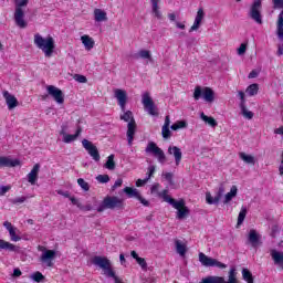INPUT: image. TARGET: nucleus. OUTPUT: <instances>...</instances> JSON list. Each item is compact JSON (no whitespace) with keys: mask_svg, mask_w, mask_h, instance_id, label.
Segmentation results:
<instances>
[{"mask_svg":"<svg viewBox=\"0 0 283 283\" xmlns=\"http://www.w3.org/2000/svg\"><path fill=\"white\" fill-rule=\"evenodd\" d=\"M114 96L115 98H117L118 105L122 109V112H124L123 115H120V120H125V123L127 124V140H128V145L129 147H132V145H134V136L136 135V119H134V113H132V111H125V107L127 105V91L122 90V88H116L114 91Z\"/></svg>","mask_w":283,"mask_h":283,"instance_id":"1","label":"nucleus"},{"mask_svg":"<svg viewBox=\"0 0 283 283\" xmlns=\"http://www.w3.org/2000/svg\"><path fill=\"white\" fill-rule=\"evenodd\" d=\"M34 45H36L39 50H42L46 59H50L54 54V49L56 48L54 44V38L49 35L44 39L39 33L34 35Z\"/></svg>","mask_w":283,"mask_h":283,"instance_id":"2","label":"nucleus"},{"mask_svg":"<svg viewBox=\"0 0 283 283\" xmlns=\"http://www.w3.org/2000/svg\"><path fill=\"white\" fill-rule=\"evenodd\" d=\"M105 209H125V201L116 196H107L98 206L97 211L103 213Z\"/></svg>","mask_w":283,"mask_h":283,"instance_id":"3","label":"nucleus"},{"mask_svg":"<svg viewBox=\"0 0 283 283\" xmlns=\"http://www.w3.org/2000/svg\"><path fill=\"white\" fill-rule=\"evenodd\" d=\"M91 262L95 266H98L99 269H102L104 271V275H106V277L114 279V276L116 275V272L112 268V261H109V259H107V256L95 255V256H93Z\"/></svg>","mask_w":283,"mask_h":283,"instance_id":"4","label":"nucleus"},{"mask_svg":"<svg viewBox=\"0 0 283 283\" xmlns=\"http://www.w3.org/2000/svg\"><path fill=\"white\" fill-rule=\"evenodd\" d=\"M193 98L195 101H200V98H203L207 103H213L216 101V93L211 87H201L196 86L193 92Z\"/></svg>","mask_w":283,"mask_h":283,"instance_id":"5","label":"nucleus"},{"mask_svg":"<svg viewBox=\"0 0 283 283\" xmlns=\"http://www.w3.org/2000/svg\"><path fill=\"white\" fill-rule=\"evenodd\" d=\"M28 6V0H21L15 2V11H14V21L18 28H28V22H25L24 17L25 12L23 11V7Z\"/></svg>","mask_w":283,"mask_h":283,"instance_id":"6","label":"nucleus"},{"mask_svg":"<svg viewBox=\"0 0 283 283\" xmlns=\"http://www.w3.org/2000/svg\"><path fill=\"white\" fill-rule=\"evenodd\" d=\"M48 95L42 96V99L45 101L49 96L57 103V105H63L65 103V95L63 94V91L61 88L54 86V85H48L46 86Z\"/></svg>","mask_w":283,"mask_h":283,"instance_id":"7","label":"nucleus"},{"mask_svg":"<svg viewBox=\"0 0 283 283\" xmlns=\"http://www.w3.org/2000/svg\"><path fill=\"white\" fill-rule=\"evenodd\" d=\"M145 151L146 154H153V156L157 158L160 165H165L167 163V156L165 155V151L160 147H158L156 143L149 142Z\"/></svg>","mask_w":283,"mask_h":283,"instance_id":"8","label":"nucleus"},{"mask_svg":"<svg viewBox=\"0 0 283 283\" xmlns=\"http://www.w3.org/2000/svg\"><path fill=\"white\" fill-rule=\"evenodd\" d=\"M142 103L144 105L145 112H147L150 116H158V107L154 103V99L148 92L143 94Z\"/></svg>","mask_w":283,"mask_h":283,"instance_id":"9","label":"nucleus"},{"mask_svg":"<svg viewBox=\"0 0 283 283\" xmlns=\"http://www.w3.org/2000/svg\"><path fill=\"white\" fill-rule=\"evenodd\" d=\"M199 262L202 264V266H217V269H227V264L218 261L217 259L208 256L202 252L199 253Z\"/></svg>","mask_w":283,"mask_h":283,"instance_id":"10","label":"nucleus"},{"mask_svg":"<svg viewBox=\"0 0 283 283\" xmlns=\"http://www.w3.org/2000/svg\"><path fill=\"white\" fill-rule=\"evenodd\" d=\"M39 251H43L41 258H40V262H42L43 264H46V266H54V263L52 262V260H54V258H56V251L54 250H46L45 248L39 245Z\"/></svg>","mask_w":283,"mask_h":283,"instance_id":"11","label":"nucleus"},{"mask_svg":"<svg viewBox=\"0 0 283 283\" xmlns=\"http://www.w3.org/2000/svg\"><path fill=\"white\" fill-rule=\"evenodd\" d=\"M82 146L84 147V149L87 150V154L93 158V160H95V163H98L101 160V154L98 153V148L96 147V145L87 139H83Z\"/></svg>","mask_w":283,"mask_h":283,"instance_id":"12","label":"nucleus"},{"mask_svg":"<svg viewBox=\"0 0 283 283\" xmlns=\"http://www.w3.org/2000/svg\"><path fill=\"white\" fill-rule=\"evenodd\" d=\"M260 10H262V0H254L250 9V17L253 19V21H255V23H259L261 25L262 13L260 12Z\"/></svg>","mask_w":283,"mask_h":283,"instance_id":"13","label":"nucleus"},{"mask_svg":"<svg viewBox=\"0 0 283 283\" xmlns=\"http://www.w3.org/2000/svg\"><path fill=\"white\" fill-rule=\"evenodd\" d=\"M81 132H83V128H81V126H77L75 134L70 135L67 134V125H62L60 136H63V143L70 144V143H74V140H76V138L81 136Z\"/></svg>","mask_w":283,"mask_h":283,"instance_id":"14","label":"nucleus"},{"mask_svg":"<svg viewBox=\"0 0 283 283\" xmlns=\"http://www.w3.org/2000/svg\"><path fill=\"white\" fill-rule=\"evenodd\" d=\"M224 196V187H220L214 198L211 196V192L206 193V202L208 205H218Z\"/></svg>","mask_w":283,"mask_h":283,"instance_id":"15","label":"nucleus"},{"mask_svg":"<svg viewBox=\"0 0 283 283\" xmlns=\"http://www.w3.org/2000/svg\"><path fill=\"white\" fill-rule=\"evenodd\" d=\"M177 202H181L180 207L175 208L177 209V220H185L191 210L186 206L185 199H179Z\"/></svg>","mask_w":283,"mask_h":283,"instance_id":"16","label":"nucleus"},{"mask_svg":"<svg viewBox=\"0 0 283 283\" xmlns=\"http://www.w3.org/2000/svg\"><path fill=\"white\" fill-rule=\"evenodd\" d=\"M3 227L9 231V235L11 238V242H19L21 238L17 234L19 231L10 221H4Z\"/></svg>","mask_w":283,"mask_h":283,"instance_id":"17","label":"nucleus"},{"mask_svg":"<svg viewBox=\"0 0 283 283\" xmlns=\"http://www.w3.org/2000/svg\"><path fill=\"white\" fill-rule=\"evenodd\" d=\"M3 98L7 103L8 109H14V107H19V99L14 97V95L10 94V92H3Z\"/></svg>","mask_w":283,"mask_h":283,"instance_id":"18","label":"nucleus"},{"mask_svg":"<svg viewBox=\"0 0 283 283\" xmlns=\"http://www.w3.org/2000/svg\"><path fill=\"white\" fill-rule=\"evenodd\" d=\"M41 169L40 164H35L32 168V170L27 175L28 182L30 185H36V180H39V171Z\"/></svg>","mask_w":283,"mask_h":283,"instance_id":"19","label":"nucleus"},{"mask_svg":"<svg viewBox=\"0 0 283 283\" xmlns=\"http://www.w3.org/2000/svg\"><path fill=\"white\" fill-rule=\"evenodd\" d=\"M270 255L276 266L283 270V252L275 249L270 250Z\"/></svg>","mask_w":283,"mask_h":283,"instance_id":"20","label":"nucleus"},{"mask_svg":"<svg viewBox=\"0 0 283 283\" xmlns=\"http://www.w3.org/2000/svg\"><path fill=\"white\" fill-rule=\"evenodd\" d=\"M202 19H205V10L202 8L198 9L197 15L195 18V22L190 28L189 32H195V30H199L202 24Z\"/></svg>","mask_w":283,"mask_h":283,"instance_id":"21","label":"nucleus"},{"mask_svg":"<svg viewBox=\"0 0 283 283\" xmlns=\"http://www.w3.org/2000/svg\"><path fill=\"white\" fill-rule=\"evenodd\" d=\"M168 190H163L161 192H158V197L163 198L165 200V202H169L171 205V207H174V209H178V207H180L182 205V202H178L176 199L169 197Z\"/></svg>","mask_w":283,"mask_h":283,"instance_id":"22","label":"nucleus"},{"mask_svg":"<svg viewBox=\"0 0 283 283\" xmlns=\"http://www.w3.org/2000/svg\"><path fill=\"white\" fill-rule=\"evenodd\" d=\"M168 154L174 156L176 165H180V160H182V150H180L177 146H169Z\"/></svg>","mask_w":283,"mask_h":283,"instance_id":"23","label":"nucleus"},{"mask_svg":"<svg viewBox=\"0 0 283 283\" xmlns=\"http://www.w3.org/2000/svg\"><path fill=\"white\" fill-rule=\"evenodd\" d=\"M19 165H21V161L19 159L0 157V167H19Z\"/></svg>","mask_w":283,"mask_h":283,"instance_id":"24","label":"nucleus"},{"mask_svg":"<svg viewBox=\"0 0 283 283\" xmlns=\"http://www.w3.org/2000/svg\"><path fill=\"white\" fill-rule=\"evenodd\" d=\"M151 12L156 19H163V12H160V0H150Z\"/></svg>","mask_w":283,"mask_h":283,"instance_id":"25","label":"nucleus"},{"mask_svg":"<svg viewBox=\"0 0 283 283\" xmlns=\"http://www.w3.org/2000/svg\"><path fill=\"white\" fill-rule=\"evenodd\" d=\"M0 250H3V251H11V252H14L17 253V251H19V247L3 240V239H0Z\"/></svg>","mask_w":283,"mask_h":283,"instance_id":"26","label":"nucleus"},{"mask_svg":"<svg viewBox=\"0 0 283 283\" xmlns=\"http://www.w3.org/2000/svg\"><path fill=\"white\" fill-rule=\"evenodd\" d=\"M248 240H249L250 244L253 248H255V247H258V244H260V234H258V231L252 229L249 232Z\"/></svg>","mask_w":283,"mask_h":283,"instance_id":"27","label":"nucleus"},{"mask_svg":"<svg viewBox=\"0 0 283 283\" xmlns=\"http://www.w3.org/2000/svg\"><path fill=\"white\" fill-rule=\"evenodd\" d=\"M276 35L280 41H283V11L280 12L277 22H276Z\"/></svg>","mask_w":283,"mask_h":283,"instance_id":"28","label":"nucleus"},{"mask_svg":"<svg viewBox=\"0 0 283 283\" xmlns=\"http://www.w3.org/2000/svg\"><path fill=\"white\" fill-rule=\"evenodd\" d=\"M94 20L97 23H101L103 21H107V12H105L102 9H94Z\"/></svg>","mask_w":283,"mask_h":283,"instance_id":"29","label":"nucleus"},{"mask_svg":"<svg viewBox=\"0 0 283 283\" xmlns=\"http://www.w3.org/2000/svg\"><path fill=\"white\" fill-rule=\"evenodd\" d=\"M81 41L85 48V50L90 51L94 48V39H92L90 35H82Z\"/></svg>","mask_w":283,"mask_h":283,"instance_id":"30","label":"nucleus"},{"mask_svg":"<svg viewBox=\"0 0 283 283\" xmlns=\"http://www.w3.org/2000/svg\"><path fill=\"white\" fill-rule=\"evenodd\" d=\"M235 196H238V187L232 186L230 189V192H228L224 196L223 205H229V202H231V200H233V198H235Z\"/></svg>","mask_w":283,"mask_h":283,"instance_id":"31","label":"nucleus"},{"mask_svg":"<svg viewBox=\"0 0 283 283\" xmlns=\"http://www.w3.org/2000/svg\"><path fill=\"white\" fill-rule=\"evenodd\" d=\"M200 118L201 120H203V123H207L208 125H210V127H218V122L216 120V118L213 117H209L207 115H205V113L200 114Z\"/></svg>","mask_w":283,"mask_h":283,"instance_id":"32","label":"nucleus"},{"mask_svg":"<svg viewBox=\"0 0 283 283\" xmlns=\"http://www.w3.org/2000/svg\"><path fill=\"white\" fill-rule=\"evenodd\" d=\"M136 59H147L150 63H154V57H151V51L149 50H140Z\"/></svg>","mask_w":283,"mask_h":283,"instance_id":"33","label":"nucleus"},{"mask_svg":"<svg viewBox=\"0 0 283 283\" xmlns=\"http://www.w3.org/2000/svg\"><path fill=\"white\" fill-rule=\"evenodd\" d=\"M175 247H176V251H177V253H179V255H185L187 253V245L185 243H182V241L176 240Z\"/></svg>","mask_w":283,"mask_h":283,"instance_id":"34","label":"nucleus"},{"mask_svg":"<svg viewBox=\"0 0 283 283\" xmlns=\"http://www.w3.org/2000/svg\"><path fill=\"white\" fill-rule=\"evenodd\" d=\"M248 96H255L260 92V86L258 84H251L245 90Z\"/></svg>","mask_w":283,"mask_h":283,"instance_id":"35","label":"nucleus"},{"mask_svg":"<svg viewBox=\"0 0 283 283\" xmlns=\"http://www.w3.org/2000/svg\"><path fill=\"white\" fill-rule=\"evenodd\" d=\"M239 156L243 163H247L248 165H255V157L247 155L245 153H240Z\"/></svg>","mask_w":283,"mask_h":283,"instance_id":"36","label":"nucleus"},{"mask_svg":"<svg viewBox=\"0 0 283 283\" xmlns=\"http://www.w3.org/2000/svg\"><path fill=\"white\" fill-rule=\"evenodd\" d=\"M242 277H243L244 282H247V283H254L253 274L247 268H243V270H242Z\"/></svg>","mask_w":283,"mask_h":283,"instance_id":"37","label":"nucleus"},{"mask_svg":"<svg viewBox=\"0 0 283 283\" xmlns=\"http://www.w3.org/2000/svg\"><path fill=\"white\" fill-rule=\"evenodd\" d=\"M104 167L106 169H109L111 171H114V169H116V161H114V155H109L107 157V161L105 163Z\"/></svg>","mask_w":283,"mask_h":283,"instance_id":"38","label":"nucleus"},{"mask_svg":"<svg viewBox=\"0 0 283 283\" xmlns=\"http://www.w3.org/2000/svg\"><path fill=\"white\" fill-rule=\"evenodd\" d=\"M124 193L128 196V198H137L140 192L136 188L126 187L124 188Z\"/></svg>","mask_w":283,"mask_h":283,"instance_id":"39","label":"nucleus"},{"mask_svg":"<svg viewBox=\"0 0 283 283\" xmlns=\"http://www.w3.org/2000/svg\"><path fill=\"white\" fill-rule=\"evenodd\" d=\"M185 127H187V122L185 120H178L177 123L170 126L172 132H178V129H185Z\"/></svg>","mask_w":283,"mask_h":283,"instance_id":"40","label":"nucleus"},{"mask_svg":"<svg viewBox=\"0 0 283 283\" xmlns=\"http://www.w3.org/2000/svg\"><path fill=\"white\" fill-rule=\"evenodd\" d=\"M247 218V207H242L239 216H238V227H240V224H242V222H244V219Z\"/></svg>","mask_w":283,"mask_h":283,"instance_id":"41","label":"nucleus"},{"mask_svg":"<svg viewBox=\"0 0 283 283\" xmlns=\"http://www.w3.org/2000/svg\"><path fill=\"white\" fill-rule=\"evenodd\" d=\"M30 279L33 280V282H43L45 280V276L41 272H34L30 275Z\"/></svg>","mask_w":283,"mask_h":283,"instance_id":"42","label":"nucleus"},{"mask_svg":"<svg viewBox=\"0 0 283 283\" xmlns=\"http://www.w3.org/2000/svg\"><path fill=\"white\" fill-rule=\"evenodd\" d=\"M240 108L244 118H248V120H251L253 118V112L247 109V104H243V106H240Z\"/></svg>","mask_w":283,"mask_h":283,"instance_id":"43","label":"nucleus"},{"mask_svg":"<svg viewBox=\"0 0 283 283\" xmlns=\"http://www.w3.org/2000/svg\"><path fill=\"white\" fill-rule=\"evenodd\" d=\"M77 185L81 187V189H83V191H90V184H87V181H85V179L78 178Z\"/></svg>","mask_w":283,"mask_h":283,"instance_id":"44","label":"nucleus"},{"mask_svg":"<svg viewBox=\"0 0 283 283\" xmlns=\"http://www.w3.org/2000/svg\"><path fill=\"white\" fill-rule=\"evenodd\" d=\"M161 136L163 138H171V130L169 129V126H163L161 128Z\"/></svg>","mask_w":283,"mask_h":283,"instance_id":"45","label":"nucleus"},{"mask_svg":"<svg viewBox=\"0 0 283 283\" xmlns=\"http://www.w3.org/2000/svg\"><path fill=\"white\" fill-rule=\"evenodd\" d=\"M25 200H28V197H18L15 199H10V203L11 205H23V202H25Z\"/></svg>","mask_w":283,"mask_h":283,"instance_id":"46","label":"nucleus"},{"mask_svg":"<svg viewBox=\"0 0 283 283\" xmlns=\"http://www.w3.org/2000/svg\"><path fill=\"white\" fill-rule=\"evenodd\" d=\"M274 10H283V0H272Z\"/></svg>","mask_w":283,"mask_h":283,"instance_id":"47","label":"nucleus"},{"mask_svg":"<svg viewBox=\"0 0 283 283\" xmlns=\"http://www.w3.org/2000/svg\"><path fill=\"white\" fill-rule=\"evenodd\" d=\"M137 264H139V266L143 269V271H147V261H145L144 258H138L136 260Z\"/></svg>","mask_w":283,"mask_h":283,"instance_id":"48","label":"nucleus"},{"mask_svg":"<svg viewBox=\"0 0 283 283\" xmlns=\"http://www.w3.org/2000/svg\"><path fill=\"white\" fill-rule=\"evenodd\" d=\"M74 81H76L77 83H87V77L85 75L75 74Z\"/></svg>","mask_w":283,"mask_h":283,"instance_id":"49","label":"nucleus"},{"mask_svg":"<svg viewBox=\"0 0 283 283\" xmlns=\"http://www.w3.org/2000/svg\"><path fill=\"white\" fill-rule=\"evenodd\" d=\"M96 180L98 182L105 184V182H107L109 180V175H98L96 177Z\"/></svg>","mask_w":283,"mask_h":283,"instance_id":"50","label":"nucleus"},{"mask_svg":"<svg viewBox=\"0 0 283 283\" xmlns=\"http://www.w3.org/2000/svg\"><path fill=\"white\" fill-rule=\"evenodd\" d=\"M239 56L247 54V43H242L238 49Z\"/></svg>","mask_w":283,"mask_h":283,"instance_id":"51","label":"nucleus"},{"mask_svg":"<svg viewBox=\"0 0 283 283\" xmlns=\"http://www.w3.org/2000/svg\"><path fill=\"white\" fill-rule=\"evenodd\" d=\"M163 176H164V178H166V180L169 182V185H174V174L166 172Z\"/></svg>","mask_w":283,"mask_h":283,"instance_id":"52","label":"nucleus"},{"mask_svg":"<svg viewBox=\"0 0 283 283\" xmlns=\"http://www.w3.org/2000/svg\"><path fill=\"white\" fill-rule=\"evenodd\" d=\"M118 187H123V179L120 178L115 181V184L112 187V191H115L116 189H118Z\"/></svg>","mask_w":283,"mask_h":283,"instance_id":"53","label":"nucleus"},{"mask_svg":"<svg viewBox=\"0 0 283 283\" xmlns=\"http://www.w3.org/2000/svg\"><path fill=\"white\" fill-rule=\"evenodd\" d=\"M11 187L10 186H1L0 187V196H6L8 191H10Z\"/></svg>","mask_w":283,"mask_h":283,"instance_id":"54","label":"nucleus"},{"mask_svg":"<svg viewBox=\"0 0 283 283\" xmlns=\"http://www.w3.org/2000/svg\"><path fill=\"white\" fill-rule=\"evenodd\" d=\"M238 94H239V98H240V101H241L240 107L243 106V105H247V99H244V92L239 91Z\"/></svg>","mask_w":283,"mask_h":283,"instance_id":"55","label":"nucleus"},{"mask_svg":"<svg viewBox=\"0 0 283 283\" xmlns=\"http://www.w3.org/2000/svg\"><path fill=\"white\" fill-rule=\"evenodd\" d=\"M70 200H71L72 205H75V207H77L78 209H83V206L81 205V202H78V199H76L74 197H70Z\"/></svg>","mask_w":283,"mask_h":283,"instance_id":"56","label":"nucleus"},{"mask_svg":"<svg viewBox=\"0 0 283 283\" xmlns=\"http://www.w3.org/2000/svg\"><path fill=\"white\" fill-rule=\"evenodd\" d=\"M137 200H139V202H142L144 205V207H149V202L147 201V199L143 198V196L137 195Z\"/></svg>","mask_w":283,"mask_h":283,"instance_id":"57","label":"nucleus"},{"mask_svg":"<svg viewBox=\"0 0 283 283\" xmlns=\"http://www.w3.org/2000/svg\"><path fill=\"white\" fill-rule=\"evenodd\" d=\"M148 177H146V179H150L153 176H154V174H156V167L155 166H149V168H148Z\"/></svg>","mask_w":283,"mask_h":283,"instance_id":"58","label":"nucleus"},{"mask_svg":"<svg viewBox=\"0 0 283 283\" xmlns=\"http://www.w3.org/2000/svg\"><path fill=\"white\" fill-rule=\"evenodd\" d=\"M260 76V72L253 70L249 73L248 78H258Z\"/></svg>","mask_w":283,"mask_h":283,"instance_id":"59","label":"nucleus"},{"mask_svg":"<svg viewBox=\"0 0 283 283\" xmlns=\"http://www.w3.org/2000/svg\"><path fill=\"white\" fill-rule=\"evenodd\" d=\"M148 181H149L148 178H146V179H138L136 181V187H143V185L147 184Z\"/></svg>","mask_w":283,"mask_h":283,"instance_id":"60","label":"nucleus"},{"mask_svg":"<svg viewBox=\"0 0 283 283\" xmlns=\"http://www.w3.org/2000/svg\"><path fill=\"white\" fill-rule=\"evenodd\" d=\"M22 272L19 268L13 270V277H21Z\"/></svg>","mask_w":283,"mask_h":283,"instance_id":"61","label":"nucleus"},{"mask_svg":"<svg viewBox=\"0 0 283 283\" xmlns=\"http://www.w3.org/2000/svg\"><path fill=\"white\" fill-rule=\"evenodd\" d=\"M279 171H280V176H283V150H282V155H281V164L279 167Z\"/></svg>","mask_w":283,"mask_h":283,"instance_id":"62","label":"nucleus"},{"mask_svg":"<svg viewBox=\"0 0 283 283\" xmlns=\"http://www.w3.org/2000/svg\"><path fill=\"white\" fill-rule=\"evenodd\" d=\"M159 188H160V184L153 185V187L150 189L151 193H156V191H158Z\"/></svg>","mask_w":283,"mask_h":283,"instance_id":"63","label":"nucleus"},{"mask_svg":"<svg viewBox=\"0 0 283 283\" xmlns=\"http://www.w3.org/2000/svg\"><path fill=\"white\" fill-rule=\"evenodd\" d=\"M276 54H277V56H283V45L282 44H279Z\"/></svg>","mask_w":283,"mask_h":283,"instance_id":"64","label":"nucleus"}]
</instances>
